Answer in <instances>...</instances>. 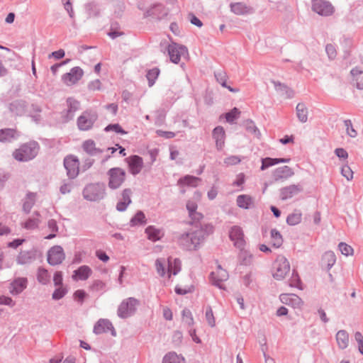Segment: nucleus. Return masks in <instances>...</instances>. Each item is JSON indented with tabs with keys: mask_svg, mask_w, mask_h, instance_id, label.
<instances>
[{
	"mask_svg": "<svg viewBox=\"0 0 363 363\" xmlns=\"http://www.w3.org/2000/svg\"><path fill=\"white\" fill-rule=\"evenodd\" d=\"M206 233L201 228H198L194 231L182 235L179 242L181 245L187 250H196L197 247L203 240Z\"/></svg>",
	"mask_w": 363,
	"mask_h": 363,
	"instance_id": "1",
	"label": "nucleus"
},
{
	"mask_svg": "<svg viewBox=\"0 0 363 363\" xmlns=\"http://www.w3.org/2000/svg\"><path fill=\"white\" fill-rule=\"evenodd\" d=\"M39 147L37 143L30 141L21 145L16 150L13 155L14 158L21 162L28 161L34 158L38 153Z\"/></svg>",
	"mask_w": 363,
	"mask_h": 363,
	"instance_id": "2",
	"label": "nucleus"
},
{
	"mask_svg": "<svg viewBox=\"0 0 363 363\" xmlns=\"http://www.w3.org/2000/svg\"><path fill=\"white\" fill-rule=\"evenodd\" d=\"M167 262V269H166L164 261L161 259H157L155 261V267L157 273L161 277H164L167 274L168 277L170 278L172 274L176 275L180 271L181 262L178 259L169 257Z\"/></svg>",
	"mask_w": 363,
	"mask_h": 363,
	"instance_id": "3",
	"label": "nucleus"
},
{
	"mask_svg": "<svg viewBox=\"0 0 363 363\" xmlns=\"http://www.w3.org/2000/svg\"><path fill=\"white\" fill-rule=\"evenodd\" d=\"M290 272V264L284 256H279L273 264L272 275L277 280L284 279Z\"/></svg>",
	"mask_w": 363,
	"mask_h": 363,
	"instance_id": "4",
	"label": "nucleus"
},
{
	"mask_svg": "<svg viewBox=\"0 0 363 363\" xmlns=\"http://www.w3.org/2000/svg\"><path fill=\"white\" fill-rule=\"evenodd\" d=\"M108 186L112 189L119 188L125 180V172L121 168L115 167L108 172Z\"/></svg>",
	"mask_w": 363,
	"mask_h": 363,
	"instance_id": "5",
	"label": "nucleus"
},
{
	"mask_svg": "<svg viewBox=\"0 0 363 363\" xmlns=\"http://www.w3.org/2000/svg\"><path fill=\"white\" fill-rule=\"evenodd\" d=\"M312 10L320 16H330L334 13L335 8L332 4L325 0H313Z\"/></svg>",
	"mask_w": 363,
	"mask_h": 363,
	"instance_id": "6",
	"label": "nucleus"
},
{
	"mask_svg": "<svg viewBox=\"0 0 363 363\" xmlns=\"http://www.w3.org/2000/svg\"><path fill=\"white\" fill-rule=\"evenodd\" d=\"M167 51L170 60L175 64L179 62L182 56L188 55L187 48L185 46L176 43H172L169 44L167 48Z\"/></svg>",
	"mask_w": 363,
	"mask_h": 363,
	"instance_id": "7",
	"label": "nucleus"
},
{
	"mask_svg": "<svg viewBox=\"0 0 363 363\" xmlns=\"http://www.w3.org/2000/svg\"><path fill=\"white\" fill-rule=\"evenodd\" d=\"M138 301L135 298H129L123 301L119 306L118 313L121 318H127L135 313Z\"/></svg>",
	"mask_w": 363,
	"mask_h": 363,
	"instance_id": "8",
	"label": "nucleus"
},
{
	"mask_svg": "<svg viewBox=\"0 0 363 363\" xmlns=\"http://www.w3.org/2000/svg\"><path fill=\"white\" fill-rule=\"evenodd\" d=\"M64 166L70 178L76 177L79 172V161L78 158L72 155L67 156L64 160Z\"/></svg>",
	"mask_w": 363,
	"mask_h": 363,
	"instance_id": "9",
	"label": "nucleus"
},
{
	"mask_svg": "<svg viewBox=\"0 0 363 363\" xmlns=\"http://www.w3.org/2000/svg\"><path fill=\"white\" fill-rule=\"evenodd\" d=\"M84 196L89 201H96L103 198L104 190L99 184H89L84 190Z\"/></svg>",
	"mask_w": 363,
	"mask_h": 363,
	"instance_id": "10",
	"label": "nucleus"
},
{
	"mask_svg": "<svg viewBox=\"0 0 363 363\" xmlns=\"http://www.w3.org/2000/svg\"><path fill=\"white\" fill-rule=\"evenodd\" d=\"M228 279V272L220 265H218L216 269L211 274V280L212 283L220 289L225 288V282Z\"/></svg>",
	"mask_w": 363,
	"mask_h": 363,
	"instance_id": "11",
	"label": "nucleus"
},
{
	"mask_svg": "<svg viewBox=\"0 0 363 363\" xmlns=\"http://www.w3.org/2000/svg\"><path fill=\"white\" fill-rule=\"evenodd\" d=\"M65 258L64 250L58 245L51 247L47 253V261L52 265L61 264Z\"/></svg>",
	"mask_w": 363,
	"mask_h": 363,
	"instance_id": "12",
	"label": "nucleus"
},
{
	"mask_svg": "<svg viewBox=\"0 0 363 363\" xmlns=\"http://www.w3.org/2000/svg\"><path fill=\"white\" fill-rule=\"evenodd\" d=\"M96 120V115L91 111L84 112L77 120V125L80 130H87L91 128Z\"/></svg>",
	"mask_w": 363,
	"mask_h": 363,
	"instance_id": "13",
	"label": "nucleus"
},
{
	"mask_svg": "<svg viewBox=\"0 0 363 363\" xmlns=\"http://www.w3.org/2000/svg\"><path fill=\"white\" fill-rule=\"evenodd\" d=\"M229 237L236 247L239 249H242L244 247L245 240L244 238L243 231L240 227L236 225L232 227L229 232Z\"/></svg>",
	"mask_w": 363,
	"mask_h": 363,
	"instance_id": "14",
	"label": "nucleus"
},
{
	"mask_svg": "<svg viewBox=\"0 0 363 363\" xmlns=\"http://www.w3.org/2000/svg\"><path fill=\"white\" fill-rule=\"evenodd\" d=\"M280 300L283 303L296 309H301L304 304L303 300L294 294H281Z\"/></svg>",
	"mask_w": 363,
	"mask_h": 363,
	"instance_id": "15",
	"label": "nucleus"
},
{
	"mask_svg": "<svg viewBox=\"0 0 363 363\" xmlns=\"http://www.w3.org/2000/svg\"><path fill=\"white\" fill-rule=\"evenodd\" d=\"M129 171L133 174H138L143 167V160L138 155H132L126 158Z\"/></svg>",
	"mask_w": 363,
	"mask_h": 363,
	"instance_id": "16",
	"label": "nucleus"
},
{
	"mask_svg": "<svg viewBox=\"0 0 363 363\" xmlns=\"http://www.w3.org/2000/svg\"><path fill=\"white\" fill-rule=\"evenodd\" d=\"M83 71L79 67L72 68L69 72L62 76V81L67 85H72L77 83L82 77Z\"/></svg>",
	"mask_w": 363,
	"mask_h": 363,
	"instance_id": "17",
	"label": "nucleus"
},
{
	"mask_svg": "<svg viewBox=\"0 0 363 363\" xmlns=\"http://www.w3.org/2000/svg\"><path fill=\"white\" fill-rule=\"evenodd\" d=\"M109 331L113 336L116 335L111 323L107 319H100L94 328V332L96 334H101Z\"/></svg>",
	"mask_w": 363,
	"mask_h": 363,
	"instance_id": "18",
	"label": "nucleus"
},
{
	"mask_svg": "<svg viewBox=\"0 0 363 363\" xmlns=\"http://www.w3.org/2000/svg\"><path fill=\"white\" fill-rule=\"evenodd\" d=\"M301 190L300 185H290L280 190V198L283 201L290 199L298 194Z\"/></svg>",
	"mask_w": 363,
	"mask_h": 363,
	"instance_id": "19",
	"label": "nucleus"
},
{
	"mask_svg": "<svg viewBox=\"0 0 363 363\" xmlns=\"http://www.w3.org/2000/svg\"><path fill=\"white\" fill-rule=\"evenodd\" d=\"M213 138L216 141L217 149L221 150L225 145V132L223 127L218 126L213 130Z\"/></svg>",
	"mask_w": 363,
	"mask_h": 363,
	"instance_id": "20",
	"label": "nucleus"
},
{
	"mask_svg": "<svg viewBox=\"0 0 363 363\" xmlns=\"http://www.w3.org/2000/svg\"><path fill=\"white\" fill-rule=\"evenodd\" d=\"M91 268L86 265H83L74 270L72 274V279L74 281L86 280L91 274Z\"/></svg>",
	"mask_w": 363,
	"mask_h": 363,
	"instance_id": "21",
	"label": "nucleus"
},
{
	"mask_svg": "<svg viewBox=\"0 0 363 363\" xmlns=\"http://www.w3.org/2000/svg\"><path fill=\"white\" fill-rule=\"evenodd\" d=\"M132 191L130 189H125L121 193V198L118 202L116 208L118 211H123L126 209L130 203V196Z\"/></svg>",
	"mask_w": 363,
	"mask_h": 363,
	"instance_id": "22",
	"label": "nucleus"
},
{
	"mask_svg": "<svg viewBox=\"0 0 363 363\" xmlns=\"http://www.w3.org/2000/svg\"><path fill=\"white\" fill-rule=\"evenodd\" d=\"M201 182V179L199 177L186 175L178 181V185L180 187H184V186H191V187H196Z\"/></svg>",
	"mask_w": 363,
	"mask_h": 363,
	"instance_id": "23",
	"label": "nucleus"
},
{
	"mask_svg": "<svg viewBox=\"0 0 363 363\" xmlns=\"http://www.w3.org/2000/svg\"><path fill=\"white\" fill-rule=\"evenodd\" d=\"M352 83L359 89H363V70L355 67L351 71Z\"/></svg>",
	"mask_w": 363,
	"mask_h": 363,
	"instance_id": "24",
	"label": "nucleus"
},
{
	"mask_svg": "<svg viewBox=\"0 0 363 363\" xmlns=\"http://www.w3.org/2000/svg\"><path fill=\"white\" fill-rule=\"evenodd\" d=\"M27 280L24 278H18L11 284L10 292L13 294H18L26 289Z\"/></svg>",
	"mask_w": 363,
	"mask_h": 363,
	"instance_id": "25",
	"label": "nucleus"
},
{
	"mask_svg": "<svg viewBox=\"0 0 363 363\" xmlns=\"http://www.w3.org/2000/svg\"><path fill=\"white\" fill-rule=\"evenodd\" d=\"M293 174L294 172L291 168L288 166H284L275 169L274 172V179L277 181L282 179H286L293 175Z\"/></svg>",
	"mask_w": 363,
	"mask_h": 363,
	"instance_id": "26",
	"label": "nucleus"
},
{
	"mask_svg": "<svg viewBox=\"0 0 363 363\" xmlns=\"http://www.w3.org/2000/svg\"><path fill=\"white\" fill-rule=\"evenodd\" d=\"M336 341L338 347L343 350L345 349L349 344V335L345 330H340L336 335Z\"/></svg>",
	"mask_w": 363,
	"mask_h": 363,
	"instance_id": "27",
	"label": "nucleus"
},
{
	"mask_svg": "<svg viewBox=\"0 0 363 363\" xmlns=\"http://www.w3.org/2000/svg\"><path fill=\"white\" fill-rule=\"evenodd\" d=\"M253 199L249 195H240L237 198V204L240 208H249L253 206Z\"/></svg>",
	"mask_w": 363,
	"mask_h": 363,
	"instance_id": "28",
	"label": "nucleus"
},
{
	"mask_svg": "<svg viewBox=\"0 0 363 363\" xmlns=\"http://www.w3.org/2000/svg\"><path fill=\"white\" fill-rule=\"evenodd\" d=\"M289 161V159H285V158L273 159V158H270V157H266L264 159H262V160L261 169L264 170L271 166L277 164L279 163L288 162Z\"/></svg>",
	"mask_w": 363,
	"mask_h": 363,
	"instance_id": "29",
	"label": "nucleus"
},
{
	"mask_svg": "<svg viewBox=\"0 0 363 363\" xmlns=\"http://www.w3.org/2000/svg\"><path fill=\"white\" fill-rule=\"evenodd\" d=\"M10 111L15 116H21L25 113L26 106L23 101H16L10 104Z\"/></svg>",
	"mask_w": 363,
	"mask_h": 363,
	"instance_id": "30",
	"label": "nucleus"
},
{
	"mask_svg": "<svg viewBox=\"0 0 363 363\" xmlns=\"http://www.w3.org/2000/svg\"><path fill=\"white\" fill-rule=\"evenodd\" d=\"M272 83L274 84L276 91L281 96L290 97L292 95L293 91L285 84H281L279 82H272Z\"/></svg>",
	"mask_w": 363,
	"mask_h": 363,
	"instance_id": "31",
	"label": "nucleus"
},
{
	"mask_svg": "<svg viewBox=\"0 0 363 363\" xmlns=\"http://www.w3.org/2000/svg\"><path fill=\"white\" fill-rule=\"evenodd\" d=\"M67 102V117L68 118H72L74 116L75 111L78 110V108L79 107V103L77 100H75L72 98L68 99Z\"/></svg>",
	"mask_w": 363,
	"mask_h": 363,
	"instance_id": "32",
	"label": "nucleus"
},
{
	"mask_svg": "<svg viewBox=\"0 0 363 363\" xmlns=\"http://www.w3.org/2000/svg\"><path fill=\"white\" fill-rule=\"evenodd\" d=\"M186 208L189 211V216L192 218V219L199 220L202 218V215L196 212L197 204L196 202L189 201L186 203Z\"/></svg>",
	"mask_w": 363,
	"mask_h": 363,
	"instance_id": "33",
	"label": "nucleus"
},
{
	"mask_svg": "<svg viewBox=\"0 0 363 363\" xmlns=\"http://www.w3.org/2000/svg\"><path fill=\"white\" fill-rule=\"evenodd\" d=\"M296 114L299 121L305 123L308 120V109L304 104H298L296 106Z\"/></svg>",
	"mask_w": 363,
	"mask_h": 363,
	"instance_id": "34",
	"label": "nucleus"
},
{
	"mask_svg": "<svg viewBox=\"0 0 363 363\" xmlns=\"http://www.w3.org/2000/svg\"><path fill=\"white\" fill-rule=\"evenodd\" d=\"M271 242L272 245L275 247H279L283 244L282 235L276 229L271 230Z\"/></svg>",
	"mask_w": 363,
	"mask_h": 363,
	"instance_id": "35",
	"label": "nucleus"
},
{
	"mask_svg": "<svg viewBox=\"0 0 363 363\" xmlns=\"http://www.w3.org/2000/svg\"><path fill=\"white\" fill-rule=\"evenodd\" d=\"M16 132L14 129H3L0 130V142L10 141L14 138Z\"/></svg>",
	"mask_w": 363,
	"mask_h": 363,
	"instance_id": "36",
	"label": "nucleus"
},
{
	"mask_svg": "<svg viewBox=\"0 0 363 363\" xmlns=\"http://www.w3.org/2000/svg\"><path fill=\"white\" fill-rule=\"evenodd\" d=\"M163 363H184V359L174 352H169L164 356Z\"/></svg>",
	"mask_w": 363,
	"mask_h": 363,
	"instance_id": "37",
	"label": "nucleus"
},
{
	"mask_svg": "<svg viewBox=\"0 0 363 363\" xmlns=\"http://www.w3.org/2000/svg\"><path fill=\"white\" fill-rule=\"evenodd\" d=\"M302 219V214L298 211H295L288 216L286 222L290 225H295L301 223Z\"/></svg>",
	"mask_w": 363,
	"mask_h": 363,
	"instance_id": "38",
	"label": "nucleus"
},
{
	"mask_svg": "<svg viewBox=\"0 0 363 363\" xmlns=\"http://www.w3.org/2000/svg\"><path fill=\"white\" fill-rule=\"evenodd\" d=\"M145 233L149 240L152 241H157L160 240L162 236V233L160 230H157L152 226H149L146 228Z\"/></svg>",
	"mask_w": 363,
	"mask_h": 363,
	"instance_id": "39",
	"label": "nucleus"
},
{
	"mask_svg": "<svg viewBox=\"0 0 363 363\" xmlns=\"http://www.w3.org/2000/svg\"><path fill=\"white\" fill-rule=\"evenodd\" d=\"M82 147L84 150L90 155H94L99 152V150L96 147L95 143L91 140L85 141Z\"/></svg>",
	"mask_w": 363,
	"mask_h": 363,
	"instance_id": "40",
	"label": "nucleus"
},
{
	"mask_svg": "<svg viewBox=\"0 0 363 363\" xmlns=\"http://www.w3.org/2000/svg\"><path fill=\"white\" fill-rule=\"evenodd\" d=\"M182 322L188 326H191L194 324V318L191 312L189 309L185 308L183 310Z\"/></svg>",
	"mask_w": 363,
	"mask_h": 363,
	"instance_id": "41",
	"label": "nucleus"
},
{
	"mask_svg": "<svg viewBox=\"0 0 363 363\" xmlns=\"http://www.w3.org/2000/svg\"><path fill=\"white\" fill-rule=\"evenodd\" d=\"M39 223L38 215L36 214L33 218H29L26 220L23 225V227L28 230L35 229L38 227Z\"/></svg>",
	"mask_w": 363,
	"mask_h": 363,
	"instance_id": "42",
	"label": "nucleus"
},
{
	"mask_svg": "<svg viewBox=\"0 0 363 363\" xmlns=\"http://www.w3.org/2000/svg\"><path fill=\"white\" fill-rule=\"evenodd\" d=\"M35 195L34 194H28L24 201L23 208L25 211H29L35 201Z\"/></svg>",
	"mask_w": 363,
	"mask_h": 363,
	"instance_id": "43",
	"label": "nucleus"
},
{
	"mask_svg": "<svg viewBox=\"0 0 363 363\" xmlns=\"http://www.w3.org/2000/svg\"><path fill=\"white\" fill-rule=\"evenodd\" d=\"M160 70L157 68H154L148 71L147 78L149 82V86H152L157 77L159 76Z\"/></svg>",
	"mask_w": 363,
	"mask_h": 363,
	"instance_id": "44",
	"label": "nucleus"
},
{
	"mask_svg": "<svg viewBox=\"0 0 363 363\" xmlns=\"http://www.w3.org/2000/svg\"><path fill=\"white\" fill-rule=\"evenodd\" d=\"M323 262L327 264L328 267H332L335 262V255L332 252H325L323 257Z\"/></svg>",
	"mask_w": 363,
	"mask_h": 363,
	"instance_id": "45",
	"label": "nucleus"
},
{
	"mask_svg": "<svg viewBox=\"0 0 363 363\" xmlns=\"http://www.w3.org/2000/svg\"><path fill=\"white\" fill-rule=\"evenodd\" d=\"M132 225H137L145 223V216L141 211L138 212L130 220Z\"/></svg>",
	"mask_w": 363,
	"mask_h": 363,
	"instance_id": "46",
	"label": "nucleus"
},
{
	"mask_svg": "<svg viewBox=\"0 0 363 363\" xmlns=\"http://www.w3.org/2000/svg\"><path fill=\"white\" fill-rule=\"evenodd\" d=\"M240 114V111L237 108H234L225 114V119L227 122L232 123L235 119L239 117Z\"/></svg>",
	"mask_w": 363,
	"mask_h": 363,
	"instance_id": "47",
	"label": "nucleus"
},
{
	"mask_svg": "<svg viewBox=\"0 0 363 363\" xmlns=\"http://www.w3.org/2000/svg\"><path fill=\"white\" fill-rule=\"evenodd\" d=\"M339 249L342 254L345 256L351 255L353 253L352 247L344 242H340L339 244Z\"/></svg>",
	"mask_w": 363,
	"mask_h": 363,
	"instance_id": "48",
	"label": "nucleus"
},
{
	"mask_svg": "<svg viewBox=\"0 0 363 363\" xmlns=\"http://www.w3.org/2000/svg\"><path fill=\"white\" fill-rule=\"evenodd\" d=\"M73 296H74V299L76 301H77L82 304L83 303L84 298L87 296V294L84 290L79 289L74 292Z\"/></svg>",
	"mask_w": 363,
	"mask_h": 363,
	"instance_id": "49",
	"label": "nucleus"
},
{
	"mask_svg": "<svg viewBox=\"0 0 363 363\" xmlns=\"http://www.w3.org/2000/svg\"><path fill=\"white\" fill-rule=\"evenodd\" d=\"M231 10L236 14H242L247 11L246 7L240 3L232 4Z\"/></svg>",
	"mask_w": 363,
	"mask_h": 363,
	"instance_id": "50",
	"label": "nucleus"
},
{
	"mask_svg": "<svg viewBox=\"0 0 363 363\" xmlns=\"http://www.w3.org/2000/svg\"><path fill=\"white\" fill-rule=\"evenodd\" d=\"M345 126L346 128V132L350 137L355 138L357 136V133L352 127V123L350 121H345Z\"/></svg>",
	"mask_w": 363,
	"mask_h": 363,
	"instance_id": "51",
	"label": "nucleus"
},
{
	"mask_svg": "<svg viewBox=\"0 0 363 363\" xmlns=\"http://www.w3.org/2000/svg\"><path fill=\"white\" fill-rule=\"evenodd\" d=\"M206 318L211 327H214L216 325V320L211 308H207L206 311Z\"/></svg>",
	"mask_w": 363,
	"mask_h": 363,
	"instance_id": "52",
	"label": "nucleus"
},
{
	"mask_svg": "<svg viewBox=\"0 0 363 363\" xmlns=\"http://www.w3.org/2000/svg\"><path fill=\"white\" fill-rule=\"evenodd\" d=\"M341 173L342 175L345 177L348 181L352 179L353 178V172L352 171L351 168L347 165H345L342 167L341 169Z\"/></svg>",
	"mask_w": 363,
	"mask_h": 363,
	"instance_id": "53",
	"label": "nucleus"
},
{
	"mask_svg": "<svg viewBox=\"0 0 363 363\" xmlns=\"http://www.w3.org/2000/svg\"><path fill=\"white\" fill-rule=\"evenodd\" d=\"M66 294V289L62 286H58L52 294V298L58 300L62 298Z\"/></svg>",
	"mask_w": 363,
	"mask_h": 363,
	"instance_id": "54",
	"label": "nucleus"
},
{
	"mask_svg": "<svg viewBox=\"0 0 363 363\" xmlns=\"http://www.w3.org/2000/svg\"><path fill=\"white\" fill-rule=\"evenodd\" d=\"M106 131L113 130L121 134H126L127 133L122 129L118 124L109 125L105 128Z\"/></svg>",
	"mask_w": 363,
	"mask_h": 363,
	"instance_id": "55",
	"label": "nucleus"
},
{
	"mask_svg": "<svg viewBox=\"0 0 363 363\" xmlns=\"http://www.w3.org/2000/svg\"><path fill=\"white\" fill-rule=\"evenodd\" d=\"M156 133H157V135L158 136L162 137V138H167V139L173 138L176 135V134L174 132H172V131H164V130H157L156 131Z\"/></svg>",
	"mask_w": 363,
	"mask_h": 363,
	"instance_id": "56",
	"label": "nucleus"
},
{
	"mask_svg": "<svg viewBox=\"0 0 363 363\" xmlns=\"http://www.w3.org/2000/svg\"><path fill=\"white\" fill-rule=\"evenodd\" d=\"M88 88L91 91L100 90L101 88V82L99 79L93 80L89 84Z\"/></svg>",
	"mask_w": 363,
	"mask_h": 363,
	"instance_id": "57",
	"label": "nucleus"
},
{
	"mask_svg": "<svg viewBox=\"0 0 363 363\" xmlns=\"http://www.w3.org/2000/svg\"><path fill=\"white\" fill-rule=\"evenodd\" d=\"M356 341L358 342L359 351L363 354V335L359 332L354 335Z\"/></svg>",
	"mask_w": 363,
	"mask_h": 363,
	"instance_id": "58",
	"label": "nucleus"
},
{
	"mask_svg": "<svg viewBox=\"0 0 363 363\" xmlns=\"http://www.w3.org/2000/svg\"><path fill=\"white\" fill-rule=\"evenodd\" d=\"M62 274L61 272H57L53 277V281L56 286H62Z\"/></svg>",
	"mask_w": 363,
	"mask_h": 363,
	"instance_id": "59",
	"label": "nucleus"
},
{
	"mask_svg": "<svg viewBox=\"0 0 363 363\" xmlns=\"http://www.w3.org/2000/svg\"><path fill=\"white\" fill-rule=\"evenodd\" d=\"M240 162V159L238 156H230L225 159L224 162L227 165H234L238 164Z\"/></svg>",
	"mask_w": 363,
	"mask_h": 363,
	"instance_id": "60",
	"label": "nucleus"
},
{
	"mask_svg": "<svg viewBox=\"0 0 363 363\" xmlns=\"http://www.w3.org/2000/svg\"><path fill=\"white\" fill-rule=\"evenodd\" d=\"M64 56H65V51L63 50L60 49V50H59L57 51L52 52L48 56V58L49 59L55 58L56 60H59V59L62 58Z\"/></svg>",
	"mask_w": 363,
	"mask_h": 363,
	"instance_id": "61",
	"label": "nucleus"
},
{
	"mask_svg": "<svg viewBox=\"0 0 363 363\" xmlns=\"http://www.w3.org/2000/svg\"><path fill=\"white\" fill-rule=\"evenodd\" d=\"M326 52L330 58H334L336 55V50L333 45H328L326 46Z\"/></svg>",
	"mask_w": 363,
	"mask_h": 363,
	"instance_id": "62",
	"label": "nucleus"
},
{
	"mask_svg": "<svg viewBox=\"0 0 363 363\" xmlns=\"http://www.w3.org/2000/svg\"><path fill=\"white\" fill-rule=\"evenodd\" d=\"M335 154L339 158L347 159L348 154L343 148H337L335 150Z\"/></svg>",
	"mask_w": 363,
	"mask_h": 363,
	"instance_id": "63",
	"label": "nucleus"
},
{
	"mask_svg": "<svg viewBox=\"0 0 363 363\" xmlns=\"http://www.w3.org/2000/svg\"><path fill=\"white\" fill-rule=\"evenodd\" d=\"M0 304L13 306L14 303L11 298L2 296H0Z\"/></svg>",
	"mask_w": 363,
	"mask_h": 363,
	"instance_id": "64",
	"label": "nucleus"
}]
</instances>
